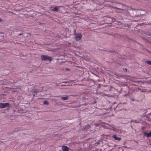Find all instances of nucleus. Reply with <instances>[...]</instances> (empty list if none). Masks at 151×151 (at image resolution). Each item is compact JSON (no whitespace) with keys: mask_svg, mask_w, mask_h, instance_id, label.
I'll list each match as a JSON object with an SVG mask.
<instances>
[{"mask_svg":"<svg viewBox=\"0 0 151 151\" xmlns=\"http://www.w3.org/2000/svg\"><path fill=\"white\" fill-rule=\"evenodd\" d=\"M41 60L46 61L48 60L49 61H51L53 58L51 57H50L48 55H42L41 56Z\"/></svg>","mask_w":151,"mask_h":151,"instance_id":"obj_1","label":"nucleus"},{"mask_svg":"<svg viewBox=\"0 0 151 151\" xmlns=\"http://www.w3.org/2000/svg\"><path fill=\"white\" fill-rule=\"evenodd\" d=\"M74 34L76 35V36L75 37V39L77 41L80 40L82 37V35L80 33H78L77 34H76V30H74Z\"/></svg>","mask_w":151,"mask_h":151,"instance_id":"obj_2","label":"nucleus"},{"mask_svg":"<svg viewBox=\"0 0 151 151\" xmlns=\"http://www.w3.org/2000/svg\"><path fill=\"white\" fill-rule=\"evenodd\" d=\"M10 105L8 103H0V108L3 109L6 108L7 107H9Z\"/></svg>","mask_w":151,"mask_h":151,"instance_id":"obj_3","label":"nucleus"},{"mask_svg":"<svg viewBox=\"0 0 151 151\" xmlns=\"http://www.w3.org/2000/svg\"><path fill=\"white\" fill-rule=\"evenodd\" d=\"M115 4H114L113 6H112V7L113 8H114L115 9H118L120 11H121V12H124L125 11L124 9H121L119 8H118L117 7V6H118V5H119V4L116 3H114Z\"/></svg>","mask_w":151,"mask_h":151,"instance_id":"obj_4","label":"nucleus"},{"mask_svg":"<svg viewBox=\"0 0 151 151\" xmlns=\"http://www.w3.org/2000/svg\"><path fill=\"white\" fill-rule=\"evenodd\" d=\"M143 133H144V135L146 136L147 137H151V131H150L148 133L143 132Z\"/></svg>","mask_w":151,"mask_h":151,"instance_id":"obj_5","label":"nucleus"},{"mask_svg":"<svg viewBox=\"0 0 151 151\" xmlns=\"http://www.w3.org/2000/svg\"><path fill=\"white\" fill-rule=\"evenodd\" d=\"M62 150L63 151H68L69 148L66 146H63L62 147Z\"/></svg>","mask_w":151,"mask_h":151,"instance_id":"obj_6","label":"nucleus"},{"mask_svg":"<svg viewBox=\"0 0 151 151\" xmlns=\"http://www.w3.org/2000/svg\"><path fill=\"white\" fill-rule=\"evenodd\" d=\"M61 6H57L56 7H54V8L53 9H52V10L53 11H55L56 12H57L59 11V7H61Z\"/></svg>","mask_w":151,"mask_h":151,"instance_id":"obj_7","label":"nucleus"},{"mask_svg":"<svg viewBox=\"0 0 151 151\" xmlns=\"http://www.w3.org/2000/svg\"><path fill=\"white\" fill-rule=\"evenodd\" d=\"M112 137L114 139L116 140L117 141H120V140L121 139V138L120 137H117L115 135H114Z\"/></svg>","mask_w":151,"mask_h":151,"instance_id":"obj_8","label":"nucleus"},{"mask_svg":"<svg viewBox=\"0 0 151 151\" xmlns=\"http://www.w3.org/2000/svg\"><path fill=\"white\" fill-rule=\"evenodd\" d=\"M60 99L63 100H67L68 99V96L66 97H61Z\"/></svg>","mask_w":151,"mask_h":151,"instance_id":"obj_9","label":"nucleus"},{"mask_svg":"<svg viewBox=\"0 0 151 151\" xmlns=\"http://www.w3.org/2000/svg\"><path fill=\"white\" fill-rule=\"evenodd\" d=\"M109 20H110L111 22H112L115 21V19L113 17H110L109 18Z\"/></svg>","mask_w":151,"mask_h":151,"instance_id":"obj_10","label":"nucleus"},{"mask_svg":"<svg viewBox=\"0 0 151 151\" xmlns=\"http://www.w3.org/2000/svg\"><path fill=\"white\" fill-rule=\"evenodd\" d=\"M43 104L45 105H48L49 103L48 101H43Z\"/></svg>","mask_w":151,"mask_h":151,"instance_id":"obj_11","label":"nucleus"},{"mask_svg":"<svg viewBox=\"0 0 151 151\" xmlns=\"http://www.w3.org/2000/svg\"><path fill=\"white\" fill-rule=\"evenodd\" d=\"M145 62L147 64L151 65V61L147 60Z\"/></svg>","mask_w":151,"mask_h":151,"instance_id":"obj_12","label":"nucleus"},{"mask_svg":"<svg viewBox=\"0 0 151 151\" xmlns=\"http://www.w3.org/2000/svg\"><path fill=\"white\" fill-rule=\"evenodd\" d=\"M38 91V90L37 89L33 90L32 92L33 93H37Z\"/></svg>","mask_w":151,"mask_h":151,"instance_id":"obj_13","label":"nucleus"},{"mask_svg":"<svg viewBox=\"0 0 151 151\" xmlns=\"http://www.w3.org/2000/svg\"><path fill=\"white\" fill-rule=\"evenodd\" d=\"M20 130V129L19 128H16L14 131V132H17Z\"/></svg>","mask_w":151,"mask_h":151,"instance_id":"obj_14","label":"nucleus"},{"mask_svg":"<svg viewBox=\"0 0 151 151\" xmlns=\"http://www.w3.org/2000/svg\"><path fill=\"white\" fill-rule=\"evenodd\" d=\"M131 16H132V17H138L140 16V15H132L131 14Z\"/></svg>","mask_w":151,"mask_h":151,"instance_id":"obj_15","label":"nucleus"},{"mask_svg":"<svg viewBox=\"0 0 151 151\" xmlns=\"http://www.w3.org/2000/svg\"><path fill=\"white\" fill-rule=\"evenodd\" d=\"M134 122L136 123H139V121L134 120Z\"/></svg>","mask_w":151,"mask_h":151,"instance_id":"obj_16","label":"nucleus"},{"mask_svg":"<svg viewBox=\"0 0 151 151\" xmlns=\"http://www.w3.org/2000/svg\"><path fill=\"white\" fill-rule=\"evenodd\" d=\"M147 120L148 121H151V118L147 116Z\"/></svg>","mask_w":151,"mask_h":151,"instance_id":"obj_17","label":"nucleus"},{"mask_svg":"<svg viewBox=\"0 0 151 151\" xmlns=\"http://www.w3.org/2000/svg\"><path fill=\"white\" fill-rule=\"evenodd\" d=\"M122 104H125V103H120L119 104L116 106V107H118L119 106H120Z\"/></svg>","mask_w":151,"mask_h":151,"instance_id":"obj_18","label":"nucleus"},{"mask_svg":"<svg viewBox=\"0 0 151 151\" xmlns=\"http://www.w3.org/2000/svg\"><path fill=\"white\" fill-rule=\"evenodd\" d=\"M99 142H100L99 141H97L96 142V144H97V145H99L100 144Z\"/></svg>","mask_w":151,"mask_h":151,"instance_id":"obj_19","label":"nucleus"},{"mask_svg":"<svg viewBox=\"0 0 151 151\" xmlns=\"http://www.w3.org/2000/svg\"><path fill=\"white\" fill-rule=\"evenodd\" d=\"M108 52H113V51H112L110 50H109L108 51Z\"/></svg>","mask_w":151,"mask_h":151,"instance_id":"obj_20","label":"nucleus"},{"mask_svg":"<svg viewBox=\"0 0 151 151\" xmlns=\"http://www.w3.org/2000/svg\"><path fill=\"white\" fill-rule=\"evenodd\" d=\"M23 35L22 33H20V34H19L18 35L20 36V35Z\"/></svg>","mask_w":151,"mask_h":151,"instance_id":"obj_21","label":"nucleus"},{"mask_svg":"<svg viewBox=\"0 0 151 151\" xmlns=\"http://www.w3.org/2000/svg\"><path fill=\"white\" fill-rule=\"evenodd\" d=\"M134 120H132L131 121V122H134Z\"/></svg>","mask_w":151,"mask_h":151,"instance_id":"obj_22","label":"nucleus"},{"mask_svg":"<svg viewBox=\"0 0 151 151\" xmlns=\"http://www.w3.org/2000/svg\"><path fill=\"white\" fill-rule=\"evenodd\" d=\"M132 9V10H135V9Z\"/></svg>","mask_w":151,"mask_h":151,"instance_id":"obj_23","label":"nucleus"},{"mask_svg":"<svg viewBox=\"0 0 151 151\" xmlns=\"http://www.w3.org/2000/svg\"><path fill=\"white\" fill-rule=\"evenodd\" d=\"M125 70H126V72L127 71V69L126 68H125Z\"/></svg>","mask_w":151,"mask_h":151,"instance_id":"obj_24","label":"nucleus"},{"mask_svg":"<svg viewBox=\"0 0 151 151\" xmlns=\"http://www.w3.org/2000/svg\"><path fill=\"white\" fill-rule=\"evenodd\" d=\"M151 114V113H150L148 115H150Z\"/></svg>","mask_w":151,"mask_h":151,"instance_id":"obj_25","label":"nucleus"},{"mask_svg":"<svg viewBox=\"0 0 151 151\" xmlns=\"http://www.w3.org/2000/svg\"><path fill=\"white\" fill-rule=\"evenodd\" d=\"M131 127L132 128V126L131 125Z\"/></svg>","mask_w":151,"mask_h":151,"instance_id":"obj_26","label":"nucleus"},{"mask_svg":"<svg viewBox=\"0 0 151 151\" xmlns=\"http://www.w3.org/2000/svg\"><path fill=\"white\" fill-rule=\"evenodd\" d=\"M127 95H124V96H126Z\"/></svg>","mask_w":151,"mask_h":151,"instance_id":"obj_27","label":"nucleus"},{"mask_svg":"<svg viewBox=\"0 0 151 151\" xmlns=\"http://www.w3.org/2000/svg\"><path fill=\"white\" fill-rule=\"evenodd\" d=\"M1 19H0V21H1Z\"/></svg>","mask_w":151,"mask_h":151,"instance_id":"obj_28","label":"nucleus"}]
</instances>
